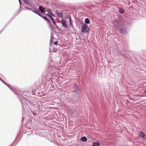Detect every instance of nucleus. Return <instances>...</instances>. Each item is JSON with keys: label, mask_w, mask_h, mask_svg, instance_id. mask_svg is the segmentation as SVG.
<instances>
[{"label": "nucleus", "mask_w": 146, "mask_h": 146, "mask_svg": "<svg viewBox=\"0 0 146 146\" xmlns=\"http://www.w3.org/2000/svg\"><path fill=\"white\" fill-rule=\"evenodd\" d=\"M0 80L4 84L7 86L11 90L16 94L21 101L22 105L24 104V102L27 104L28 103L31 104V103L27 99L29 96V93L27 92H22L17 90L11 86L4 82L0 78Z\"/></svg>", "instance_id": "f257e3e1"}, {"label": "nucleus", "mask_w": 146, "mask_h": 146, "mask_svg": "<svg viewBox=\"0 0 146 146\" xmlns=\"http://www.w3.org/2000/svg\"><path fill=\"white\" fill-rule=\"evenodd\" d=\"M50 64L49 65L48 68V70H47L48 74L45 77L46 82L47 81L50 80L51 79V74L49 73L51 71H54L55 68L54 66L51 63H50Z\"/></svg>", "instance_id": "f03ea898"}, {"label": "nucleus", "mask_w": 146, "mask_h": 146, "mask_svg": "<svg viewBox=\"0 0 146 146\" xmlns=\"http://www.w3.org/2000/svg\"><path fill=\"white\" fill-rule=\"evenodd\" d=\"M74 84L71 89V92L73 93H76L78 95L80 96V90L78 86L75 83H74Z\"/></svg>", "instance_id": "7ed1b4c3"}, {"label": "nucleus", "mask_w": 146, "mask_h": 146, "mask_svg": "<svg viewBox=\"0 0 146 146\" xmlns=\"http://www.w3.org/2000/svg\"><path fill=\"white\" fill-rule=\"evenodd\" d=\"M81 32L84 34L88 33L89 32V29L88 25L84 23L82 27Z\"/></svg>", "instance_id": "20e7f679"}, {"label": "nucleus", "mask_w": 146, "mask_h": 146, "mask_svg": "<svg viewBox=\"0 0 146 146\" xmlns=\"http://www.w3.org/2000/svg\"><path fill=\"white\" fill-rule=\"evenodd\" d=\"M119 32L122 34L126 35L127 34L126 28L123 25H121L118 29Z\"/></svg>", "instance_id": "39448f33"}, {"label": "nucleus", "mask_w": 146, "mask_h": 146, "mask_svg": "<svg viewBox=\"0 0 146 146\" xmlns=\"http://www.w3.org/2000/svg\"><path fill=\"white\" fill-rule=\"evenodd\" d=\"M115 27H116L117 29H118L122 25L121 23L117 19L114 20L113 22Z\"/></svg>", "instance_id": "423d86ee"}, {"label": "nucleus", "mask_w": 146, "mask_h": 146, "mask_svg": "<svg viewBox=\"0 0 146 146\" xmlns=\"http://www.w3.org/2000/svg\"><path fill=\"white\" fill-rule=\"evenodd\" d=\"M55 13L58 17L61 18L63 17V15L62 13L58 12L57 11H55Z\"/></svg>", "instance_id": "0eeeda50"}, {"label": "nucleus", "mask_w": 146, "mask_h": 146, "mask_svg": "<svg viewBox=\"0 0 146 146\" xmlns=\"http://www.w3.org/2000/svg\"><path fill=\"white\" fill-rule=\"evenodd\" d=\"M61 22L62 26L64 27L67 28L68 26L66 24V21L64 19H62L61 20Z\"/></svg>", "instance_id": "6e6552de"}, {"label": "nucleus", "mask_w": 146, "mask_h": 146, "mask_svg": "<svg viewBox=\"0 0 146 146\" xmlns=\"http://www.w3.org/2000/svg\"><path fill=\"white\" fill-rule=\"evenodd\" d=\"M38 9L42 13H44L45 12V9L44 7L42 6H40L38 7Z\"/></svg>", "instance_id": "1a4fd4ad"}, {"label": "nucleus", "mask_w": 146, "mask_h": 146, "mask_svg": "<svg viewBox=\"0 0 146 146\" xmlns=\"http://www.w3.org/2000/svg\"><path fill=\"white\" fill-rule=\"evenodd\" d=\"M41 17H42V18L44 19L46 21H47L48 23L50 24V21L49 19H48V18L46 16H44L43 15H42L41 16Z\"/></svg>", "instance_id": "9d476101"}, {"label": "nucleus", "mask_w": 146, "mask_h": 146, "mask_svg": "<svg viewBox=\"0 0 146 146\" xmlns=\"http://www.w3.org/2000/svg\"><path fill=\"white\" fill-rule=\"evenodd\" d=\"M125 12V10L122 8H120L119 9V13L120 14H123Z\"/></svg>", "instance_id": "9b49d317"}, {"label": "nucleus", "mask_w": 146, "mask_h": 146, "mask_svg": "<svg viewBox=\"0 0 146 146\" xmlns=\"http://www.w3.org/2000/svg\"><path fill=\"white\" fill-rule=\"evenodd\" d=\"M139 136L142 138H144L145 137L144 133L142 131H140L139 133Z\"/></svg>", "instance_id": "f8f14e48"}, {"label": "nucleus", "mask_w": 146, "mask_h": 146, "mask_svg": "<svg viewBox=\"0 0 146 146\" xmlns=\"http://www.w3.org/2000/svg\"><path fill=\"white\" fill-rule=\"evenodd\" d=\"M69 17V21L70 22V26H72V27H74V26L73 24V23L72 21V20L71 17Z\"/></svg>", "instance_id": "ddd939ff"}, {"label": "nucleus", "mask_w": 146, "mask_h": 146, "mask_svg": "<svg viewBox=\"0 0 146 146\" xmlns=\"http://www.w3.org/2000/svg\"><path fill=\"white\" fill-rule=\"evenodd\" d=\"M80 140L82 141L86 142L87 141V139L86 137L84 136V137H82V138H81L80 139Z\"/></svg>", "instance_id": "4468645a"}, {"label": "nucleus", "mask_w": 146, "mask_h": 146, "mask_svg": "<svg viewBox=\"0 0 146 146\" xmlns=\"http://www.w3.org/2000/svg\"><path fill=\"white\" fill-rule=\"evenodd\" d=\"M86 24H89L90 23V20L88 18H86L85 20Z\"/></svg>", "instance_id": "2eb2a0df"}, {"label": "nucleus", "mask_w": 146, "mask_h": 146, "mask_svg": "<svg viewBox=\"0 0 146 146\" xmlns=\"http://www.w3.org/2000/svg\"><path fill=\"white\" fill-rule=\"evenodd\" d=\"M100 144L98 142H94L92 146H100Z\"/></svg>", "instance_id": "dca6fc26"}, {"label": "nucleus", "mask_w": 146, "mask_h": 146, "mask_svg": "<svg viewBox=\"0 0 146 146\" xmlns=\"http://www.w3.org/2000/svg\"><path fill=\"white\" fill-rule=\"evenodd\" d=\"M7 27V25H6L0 31V34L5 29L6 27Z\"/></svg>", "instance_id": "f3484780"}, {"label": "nucleus", "mask_w": 146, "mask_h": 146, "mask_svg": "<svg viewBox=\"0 0 146 146\" xmlns=\"http://www.w3.org/2000/svg\"><path fill=\"white\" fill-rule=\"evenodd\" d=\"M47 16L48 17L51 19L52 21L54 19V18H53L52 16H51L49 14H47Z\"/></svg>", "instance_id": "a211bd4d"}, {"label": "nucleus", "mask_w": 146, "mask_h": 146, "mask_svg": "<svg viewBox=\"0 0 146 146\" xmlns=\"http://www.w3.org/2000/svg\"><path fill=\"white\" fill-rule=\"evenodd\" d=\"M47 13L50 14V15H51L52 13V12H51V11L50 9H48L47 10Z\"/></svg>", "instance_id": "6ab92c4d"}, {"label": "nucleus", "mask_w": 146, "mask_h": 146, "mask_svg": "<svg viewBox=\"0 0 146 146\" xmlns=\"http://www.w3.org/2000/svg\"><path fill=\"white\" fill-rule=\"evenodd\" d=\"M58 50V48H53V49L52 50L53 52H56Z\"/></svg>", "instance_id": "aec40b11"}, {"label": "nucleus", "mask_w": 146, "mask_h": 146, "mask_svg": "<svg viewBox=\"0 0 146 146\" xmlns=\"http://www.w3.org/2000/svg\"><path fill=\"white\" fill-rule=\"evenodd\" d=\"M32 11L35 13H36L37 12H39V11L38 9H36Z\"/></svg>", "instance_id": "412c9836"}, {"label": "nucleus", "mask_w": 146, "mask_h": 146, "mask_svg": "<svg viewBox=\"0 0 146 146\" xmlns=\"http://www.w3.org/2000/svg\"><path fill=\"white\" fill-rule=\"evenodd\" d=\"M25 9H29V10H30L31 11H33L32 9L29 8V7H25Z\"/></svg>", "instance_id": "4be33fe9"}, {"label": "nucleus", "mask_w": 146, "mask_h": 146, "mask_svg": "<svg viewBox=\"0 0 146 146\" xmlns=\"http://www.w3.org/2000/svg\"><path fill=\"white\" fill-rule=\"evenodd\" d=\"M25 3L26 4H28L29 3V1L28 0H24Z\"/></svg>", "instance_id": "5701e85b"}, {"label": "nucleus", "mask_w": 146, "mask_h": 146, "mask_svg": "<svg viewBox=\"0 0 146 146\" xmlns=\"http://www.w3.org/2000/svg\"><path fill=\"white\" fill-rule=\"evenodd\" d=\"M53 23V24L54 25H56V24L55 22V21L54 20V19L53 20H52V21Z\"/></svg>", "instance_id": "b1692460"}, {"label": "nucleus", "mask_w": 146, "mask_h": 146, "mask_svg": "<svg viewBox=\"0 0 146 146\" xmlns=\"http://www.w3.org/2000/svg\"><path fill=\"white\" fill-rule=\"evenodd\" d=\"M31 115H32V114L34 116H35V115H36V114L34 113L32 111H31Z\"/></svg>", "instance_id": "393cba45"}, {"label": "nucleus", "mask_w": 146, "mask_h": 146, "mask_svg": "<svg viewBox=\"0 0 146 146\" xmlns=\"http://www.w3.org/2000/svg\"><path fill=\"white\" fill-rule=\"evenodd\" d=\"M53 39H50V44H52L53 43Z\"/></svg>", "instance_id": "a878e982"}, {"label": "nucleus", "mask_w": 146, "mask_h": 146, "mask_svg": "<svg viewBox=\"0 0 146 146\" xmlns=\"http://www.w3.org/2000/svg\"><path fill=\"white\" fill-rule=\"evenodd\" d=\"M50 39H54V38L53 35L51 34V36H50Z\"/></svg>", "instance_id": "bb28decb"}, {"label": "nucleus", "mask_w": 146, "mask_h": 146, "mask_svg": "<svg viewBox=\"0 0 146 146\" xmlns=\"http://www.w3.org/2000/svg\"><path fill=\"white\" fill-rule=\"evenodd\" d=\"M58 43V41H55V42H54L53 43V44L54 45H56V44H57Z\"/></svg>", "instance_id": "cd10ccee"}, {"label": "nucleus", "mask_w": 146, "mask_h": 146, "mask_svg": "<svg viewBox=\"0 0 146 146\" xmlns=\"http://www.w3.org/2000/svg\"><path fill=\"white\" fill-rule=\"evenodd\" d=\"M19 1L20 5V8H21V0H19Z\"/></svg>", "instance_id": "c85d7f7f"}, {"label": "nucleus", "mask_w": 146, "mask_h": 146, "mask_svg": "<svg viewBox=\"0 0 146 146\" xmlns=\"http://www.w3.org/2000/svg\"><path fill=\"white\" fill-rule=\"evenodd\" d=\"M71 17L70 15H67V16H66V18H67V19H69V17Z\"/></svg>", "instance_id": "c756f323"}, {"label": "nucleus", "mask_w": 146, "mask_h": 146, "mask_svg": "<svg viewBox=\"0 0 146 146\" xmlns=\"http://www.w3.org/2000/svg\"><path fill=\"white\" fill-rule=\"evenodd\" d=\"M56 27L58 28V29L59 30H60V31H61V29L59 28L58 26H57V25H56Z\"/></svg>", "instance_id": "7c9ffc66"}, {"label": "nucleus", "mask_w": 146, "mask_h": 146, "mask_svg": "<svg viewBox=\"0 0 146 146\" xmlns=\"http://www.w3.org/2000/svg\"><path fill=\"white\" fill-rule=\"evenodd\" d=\"M50 15L51 16H53V17H56V16H55V15H54L52 14Z\"/></svg>", "instance_id": "2f4dec72"}, {"label": "nucleus", "mask_w": 146, "mask_h": 146, "mask_svg": "<svg viewBox=\"0 0 146 146\" xmlns=\"http://www.w3.org/2000/svg\"><path fill=\"white\" fill-rule=\"evenodd\" d=\"M40 13H38V14H37L38 15H39L41 17V16H42V15H41Z\"/></svg>", "instance_id": "473e14b6"}, {"label": "nucleus", "mask_w": 146, "mask_h": 146, "mask_svg": "<svg viewBox=\"0 0 146 146\" xmlns=\"http://www.w3.org/2000/svg\"><path fill=\"white\" fill-rule=\"evenodd\" d=\"M78 112V110H77L75 112L76 113H77Z\"/></svg>", "instance_id": "72a5a7b5"}, {"label": "nucleus", "mask_w": 146, "mask_h": 146, "mask_svg": "<svg viewBox=\"0 0 146 146\" xmlns=\"http://www.w3.org/2000/svg\"><path fill=\"white\" fill-rule=\"evenodd\" d=\"M38 13H40L39 12H37L36 13V14L37 15Z\"/></svg>", "instance_id": "f704fd0d"}, {"label": "nucleus", "mask_w": 146, "mask_h": 146, "mask_svg": "<svg viewBox=\"0 0 146 146\" xmlns=\"http://www.w3.org/2000/svg\"><path fill=\"white\" fill-rule=\"evenodd\" d=\"M52 30H54L53 28H52Z\"/></svg>", "instance_id": "c9c22d12"}, {"label": "nucleus", "mask_w": 146, "mask_h": 146, "mask_svg": "<svg viewBox=\"0 0 146 146\" xmlns=\"http://www.w3.org/2000/svg\"><path fill=\"white\" fill-rule=\"evenodd\" d=\"M32 118H33V117H32Z\"/></svg>", "instance_id": "e433bc0d"}, {"label": "nucleus", "mask_w": 146, "mask_h": 146, "mask_svg": "<svg viewBox=\"0 0 146 146\" xmlns=\"http://www.w3.org/2000/svg\"><path fill=\"white\" fill-rule=\"evenodd\" d=\"M22 119H24V118L23 117Z\"/></svg>", "instance_id": "4c0bfd02"}]
</instances>
